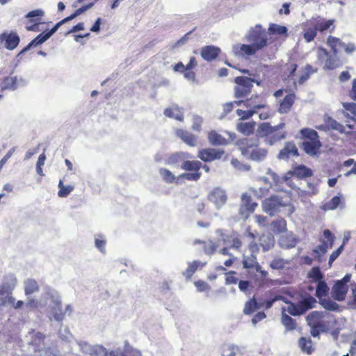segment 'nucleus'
Returning <instances> with one entry per match:
<instances>
[{"label": "nucleus", "instance_id": "nucleus-58", "mask_svg": "<svg viewBox=\"0 0 356 356\" xmlns=\"http://www.w3.org/2000/svg\"><path fill=\"white\" fill-rule=\"evenodd\" d=\"M236 272L230 270L226 273L225 283L226 284H236L238 282V277L236 276Z\"/></svg>", "mask_w": 356, "mask_h": 356}, {"label": "nucleus", "instance_id": "nucleus-54", "mask_svg": "<svg viewBox=\"0 0 356 356\" xmlns=\"http://www.w3.org/2000/svg\"><path fill=\"white\" fill-rule=\"evenodd\" d=\"M287 261L282 258H275L270 264V267L275 270H282L284 268Z\"/></svg>", "mask_w": 356, "mask_h": 356}, {"label": "nucleus", "instance_id": "nucleus-47", "mask_svg": "<svg viewBox=\"0 0 356 356\" xmlns=\"http://www.w3.org/2000/svg\"><path fill=\"white\" fill-rule=\"evenodd\" d=\"M268 31L270 34L273 35H282L287 34V29L286 26L276 24H270L268 27Z\"/></svg>", "mask_w": 356, "mask_h": 356}, {"label": "nucleus", "instance_id": "nucleus-59", "mask_svg": "<svg viewBox=\"0 0 356 356\" xmlns=\"http://www.w3.org/2000/svg\"><path fill=\"white\" fill-rule=\"evenodd\" d=\"M195 286L200 292L206 291L210 289L209 284L202 280L196 281L195 282Z\"/></svg>", "mask_w": 356, "mask_h": 356}, {"label": "nucleus", "instance_id": "nucleus-44", "mask_svg": "<svg viewBox=\"0 0 356 356\" xmlns=\"http://www.w3.org/2000/svg\"><path fill=\"white\" fill-rule=\"evenodd\" d=\"M308 277L312 282L317 283L323 280V275L318 267H314L309 273Z\"/></svg>", "mask_w": 356, "mask_h": 356}, {"label": "nucleus", "instance_id": "nucleus-22", "mask_svg": "<svg viewBox=\"0 0 356 356\" xmlns=\"http://www.w3.org/2000/svg\"><path fill=\"white\" fill-rule=\"evenodd\" d=\"M317 71L316 69H313L312 66L309 64H307L304 69L302 70V72L301 75L299 76L298 81H293V86L294 89H297L298 83L299 85L304 84L310 77V76L315 73Z\"/></svg>", "mask_w": 356, "mask_h": 356}, {"label": "nucleus", "instance_id": "nucleus-39", "mask_svg": "<svg viewBox=\"0 0 356 356\" xmlns=\"http://www.w3.org/2000/svg\"><path fill=\"white\" fill-rule=\"evenodd\" d=\"M316 302V300L314 297L308 296L304 298L302 300H300L298 304L304 314L307 310L313 308Z\"/></svg>", "mask_w": 356, "mask_h": 356}, {"label": "nucleus", "instance_id": "nucleus-42", "mask_svg": "<svg viewBox=\"0 0 356 356\" xmlns=\"http://www.w3.org/2000/svg\"><path fill=\"white\" fill-rule=\"evenodd\" d=\"M242 207H244V209L248 212L252 213L257 207V204L252 202V197L250 195L247 194H243Z\"/></svg>", "mask_w": 356, "mask_h": 356}, {"label": "nucleus", "instance_id": "nucleus-21", "mask_svg": "<svg viewBox=\"0 0 356 356\" xmlns=\"http://www.w3.org/2000/svg\"><path fill=\"white\" fill-rule=\"evenodd\" d=\"M312 22H314L317 31L321 33H323L326 31H328L330 33H333L335 29V26L334 25L335 22L334 19H321Z\"/></svg>", "mask_w": 356, "mask_h": 356}, {"label": "nucleus", "instance_id": "nucleus-61", "mask_svg": "<svg viewBox=\"0 0 356 356\" xmlns=\"http://www.w3.org/2000/svg\"><path fill=\"white\" fill-rule=\"evenodd\" d=\"M8 303L13 305V307L15 309L21 308L24 304L22 300H18L17 302H15V299L13 296L8 297Z\"/></svg>", "mask_w": 356, "mask_h": 356}, {"label": "nucleus", "instance_id": "nucleus-64", "mask_svg": "<svg viewBox=\"0 0 356 356\" xmlns=\"http://www.w3.org/2000/svg\"><path fill=\"white\" fill-rule=\"evenodd\" d=\"M350 308L356 309V287L352 291L351 299L348 303Z\"/></svg>", "mask_w": 356, "mask_h": 356}, {"label": "nucleus", "instance_id": "nucleus-23", "mask_svg": "<svg viewBox=\"0 0 356 356\" xmlns=\"http://www.w3.org/2000/svg\"><path fill=\"white\" fill-rule=\"evenodd\" d=\"M163 113L168 118H174L180 122L184 120L182 108L179 107L177 104H174L169 108H166L164 110Z\"/></svg>", "mask_w": 356, "mask_h": 356}, {"label": "nucleus", "instance_id": "nucleus-48", "mask_svg": "<svg viewBox=\"0 0 356 356\" xmlns=\"http://www.w3.org/2000/svg\"><path fill=\"white\" fill-rule=\"evenodd\" d=\"M320 304L327 310L337 311L339 310V305L329 298H322L319 300Z\"/></svg>", "mask_w": 356, "mask_h": 356}, {"label": "nucleus", "instance_id": "nucleus-10", "mask_svg": "<svg viewBox=\"0 0 356 356\" xmlns=\"http://www.w3.org/2000/svg\"><path fill=\"white\" fill-rule=\"evenodd\" d=\"M19 41V37L15 32H4L0 34V48L4 47L8 50H13L17 47Z\"/></svg>", "mask_w": 356, "mask_h": 356}, {"label": "nucleus", "instance_id": "nucleus-29", "mask_svg": "<svg viewBox=\"0 0 356 356\" xmlns=\"http://www.w3.org/2000/svg\"><path fill=\"white\" fill-rule=\"evenodd\" d=\"M18 79L17 76H6L3 79L1 83V90H15L18 86Z\"/></svg>", "mask_w": 356, "mask_h": 356}, {"label": "nucleus", "instance_id": "nucleus-11", "mask_svg": "<svg viewBox=\"0 0 356 356\" xmlns=\"http://www.w3.org/2000/svg\"><path fill=\"white\" fill-rule=\"evenodd\" d=\"M224 154L223 149L204 148L199 150L197 157L204 162H211L220 159Z\"/></svg>", "mask_w": 356, "mask_h": 356}, {"label": "nucleus", "instance_id": "nucleus-24", "mask_svg": "<svg viewBox=\"0 0 356 356\" xmlns=\"http://www.w3.org/2000/svg\"><path fill=\"white\" fill-rule=\"evenodd\" d=\"M68 310H69L70 313H71L72 309H71L70 305H67L66 308H65V311H63V308H62L61 302L59 301H56L54 303V305L52 307L51 312H52L53 316L56 321H62L64 318L65 312Z\"/></svg>", "mask_w": 356, "mask_h": 356}, {"label": "nucleus", "instance_id": "nucleus-53", "mask_svg": "<svg viewBox=\"0 0 356 356\" xmlns=\"http://www.w3.org/2000/svg\"><path fill=\"white\" fill-rule=\"evenodd\" d=\"M258 304L256 300L254 298H252L246 302L245 307L243 309V313L245 314H251L257 309H258Z\"/></svg>", "mask_w": 356, "mask_h": 356}, {"label": "nucleus", "instance_id": "nucleus-17", "mask_svg": "<svg viewBox=\"0 0 356 356\" xmlns=\"http://www.w3.org/2000/svg\"><path fill=\"white\" fill-rule=\"evenodd\" d=\"M299 155L298 149L293 142H287L284 147L280 151L278 159L287 160L290 157L298 156Z\"/></svg>", "mask_w": 356, "mask_h": 356}, {"label": "nucleus", "instance_id": "nucleus-20", "mask_svg": "<svg viewBox=\"0 0 356 356\" xmlns=\"http://www.w3.org/2000/svg\"><path fill=\"white\" fill-rule=\"evenodd\" d=\"M348 289V288L346 284L337 281L332 287V297L338 301H342L346 298Z\"/></svg>", "mask_w": 356, "mask_h": 356}, {"label": "nucleus", "instance_id": "nucleus-18", "mask_svg": "<svg viewBox=\"0 0 356 356\" xmlns=\"http://www.w3.org/2000/svg\"><path fill=\"white\" fill-rule=\"evenodd\" d=\"M318 56L320 59L323 57H327V60L325 63V67L326 69L334 70L339 65V59L330 56L327 49L323 47H318Z\"/></svg>", "mask_w": 356, "mask_h": 356}, {"label": "nucleus", "instance_id": "nucleus-5", "mask_svg": "<svg viewBox=\"0 0 356 356\" xmlns=\"http://www.w3.org/2000/svg\"><path fill=\"white\" fill-rule=\"evenodd\" d=\"M234 83H236L234 96L238 99L245 97L250 94L253 87V83H257V85L260 84V81L243 76L236 77L234 79Z\"/></svg>", "mask_w": 356, "mask_h": 356}, {"label": "nucleus", "instance_id": "nucleus-4", "mask_svg": "<svg viewBox=\"0 0 356 356\" xmlns=\"http://www.w3.org/2000/svg\"><path fill=\"white\" fill-rule=\"evenodd\" d=\"M181 168L182 170L186 171L181 174L179 177L184 178L188 181H198L202 173L200 169L202 168V163L197 160H186L181 163Z\"/></svg>", "mask_w": 356, "mask_h": 356}, {"label": "nucleus", "instance_id": "nucleus-46", "mask_svg": "<svg viewBox=\"0 0 356 356\" xmlns=\"http://www.w3.org/2000/svg\"><path fill=\"white\" fill-rule=\"evenodd\" d=\"M39 290V286L34 280L29 279L25 282L24 291L26 295H31Z\"/></svg>", "mask_w": 356, "mask_h": 356}, {"label": "nucleus", "instance_id": "nucleus-50", "mask_svg": "<svg viewBox=\"0 0 356 356\" xmlns=\"http://www.w3.org/2000/svg\"><path fill=\"white\" fill-rule=\"evenodd\" d=\"M282 323L287 330H293L296 327V321L289 315L284 314L282 317Z\"/></svg>", "mask_w": 356, "mask_h": 356}, {"label": "nucleus", "instance_id": "nucleus-33", "mask_svg": "<svg viewBox=\"0 0 356 356\" xmlns=\"http://www.w3.org/2000/svg\"><path fill=\"white\" fill-rule=\"evenodd\" d=\"M298 346L302 352L311 355L314 351L312 341L309 337H300L298 340Z\"/></svg>", "mask_w": 356, "mask_h": 356}, {"label": "nucleus", "instance_id": "nucleus-12", "mask_svg": "<svg viewBox=\"0 0 356 356\" xmlns=\"http://www.w3.org/2000/svg\"><path fill=\"white\" fill-rule=\"evenodd\" d=\"M59 26L57 24V23L54 25V26L49 30L47 32H42L40 33L36 38H35L33 40H32L27 46H26L21 53L25 52L28 50H29L31 47H37L43 42H44L46 40H47L58 29Z\"/></svg>", "mask_w": 356, "mask_h": 356}, {"label": "nucleus", "instance_id": "nucleus-38", "mask_svg": "<svg viewBox=\"0 0 356 356\" xmlns=\"http://www.w3.org/2000/svg\"><path fill=\"white\" fill-rule=\"evenodd\" d=\"M209 143L213 145H224L227 144L226 138L222 137L216 131H211L208 136Z\"/></svg>", "mask_w": 356, "mask_h": 356}, {"label": "nucleus", "instance_id": "nucleus-3", "mask_svg": "<svg viewBox=\"0 0 356 356\" xmlns=\"http://www.w3.org/2000/svg\"><path fill=\"white\" fill-rule=\"evenodd\" d=\"M300 134L304 141L302 147L304 151L309 155H316L321 147L319 136L317 131L314 129L305 128L301 129Z\"/></svg>", "mask_w": 356, "mask_h": 356}, {"label": "nucleus", "instance_id": "nucleus-60", "mask_svg": "<svg viewBox=\"0 0 356 356\" xmlns=\"http://www.w3.org/2000/svg\"><path fill=\"white\" fill-rule=\"evenodd\" d=\"M288 312L293 316H298L303 314L298 303L296 305L292 304L291 305L289 306Z\"/></svg>", "mask_w": 356, "mask_h": 356}, {"label": "nucleus", "instance_id": "nucleus-52", "mask_svg": "<svg viewBox=\"0 0 356 356\" xmlns=\"http://www.w3.org/2000/svg\"><path fill=\"white\" fill-rule=\"evenodd\" d=\"M159 174L162 177L163 181L166 183L171 184L175 180V176L166 168H160Z\"/></svg>", "mask_w": 356, "mask_h": 356}, {"label": "nucleus", "instance_id": "nucleus-37", "mask_svg": "<svg viewBox=\"0 0 356 356\" xmlns=\"http://www.w3.org/2000/svg\"><path fill=\"white\" fill-rule=\"evenodd\" d=\"M92 6H93V3H88V5L83 6L76 9L72 15L63 19L62 20L58 22L57 23V24L60 27L62 24L67 22L74 19L76 17L80 15L81 14H82L83 13L86 11L88 9L91 8Z\"/></svg>", "mask_w": 356, "mask_h": 356}, {"label": "nucleus", "instance_id": "nucleus-14", "mask_svg": "<svg viewBox=\"0 0 356 356\" xmlns=\"http://www.w3.org/2000/svg\"><path fill=\"white\" fill-rule=\"evenodd\" d=\"M282 206L281 199L275 195L266 198L262 203L264 210L270 216H273Z\"/></svg>", "mask_w": 356, "mask_h": 356}, {"label": "nucleus", "instance_id": "nucleus-51", "mask_svg": "<svg viewBox=\"0 0 356 356\" xmlns=\"http://www.w3.org/2000/svg\"><path fill=\"white\" fill-rule=\"evenodd\" d=\"M59 191L58 195L60 197H65L74 190V186L68 185L65 186L61 180L58 183Z\"/></svg>", "mask_w": 356, "mask_h": 356}, {"label": "nucleus", "instance_id": "nucleus-49", "mask_svg": "<svg viewBox=\"0 0 356 356\" xmlns=\"http://www.w3.org/2000/svg\"><path fill=\"white\" fill-rule=\"evenodd\" d=\"M123 356H142L141 352L133 348L128 341H125L124 351L122 352Z\"/></svg>", "mask_w": 356, "mask_h": 356}, {"label": "nucleus", "instance_id": "nucleus-8", "mask_svg": "<svg viewBox=\"0 0 356 356\" xmlns=\"http://www.w3.org/2000/svg\"><path fill=\"white\" fill-rule=\"evenodd\" d=\"M44 12L42 9H36L29 12L26 15L25 26L27 31H38L39 25L41 24Z\"/></svg>", "mask_w": 356, "mask_h": 356}, {"label": "nucleus", "instance_id": "nucleus-13", "mask_svg": "<svg viewBox=\"0 0 356 356\" xmlns=\"http://www.w3.org/2000/svg\"><path fill=\"white\" fill-rule=\"evenodd\" d=\"M208 198L218 209L225 204L227 200L226 192L219 187L214 188L209 194Z\"/></svg>", "mask_w": 356, "mask_h": 356}, {"label": "nucleus", "instance_id": "nucleus-27", "mask_svg": "<svg viewBox=\"0 0 356 356\" xmlns=\"http://www.w3.org/2000/svg\"><path fill=\"white\" fill-rule=\"evenodd\" d=\"M177 136L189 146L194 147L197 145V137L186 130H177Z\"/></svg>", "mask_w": 356, "mask_h": 356}, {"label": "nucleus", "instance_id": "nucleus-45", "mask_svg": "<svg viewBox=\"0 0 356 356\" xmlns=\"http://www.w3.org/2000/svg\"><path fill=\"white\" fill-rule=\"evenodd\" d=\"M343 106L346 111V116L356 121V103H343Z\"/></svg>", "mask_w": 356, "mask_h": 356}, {"label": "nucleus", "instance_id": "nucleus-57", "mask_svg": "<svg viewBox=\"0 0 356 356\" xmlns=\"http://www.w3.org/2000/svg\"><path fill=\"white\" fill-rule=\"evenodd\" d=\"M16 283V279L14 278L13 280V282L11 284H3L0 286V295L3 296L6 294H10L13 291Z\"/></svg>", "mask_w": 356, "mask_h": 356}, {"label": "nucleus", "instance_id": "nucleus-2", "mask_svg": "<svg viewBox=\"0 0 356 356\" xmlns=\"http://www.w3.org/2000/svg\"><path fill=\"white\" fill-rule=\"evenodd\" d=\"M239 146L242 154L253 161H262L267 155V150L260 147L257 143L251 139L241 140Z\"/></svg>", "mask_w": 356, "mask_h": 356}, {"label": "nucleus", "instance_id": "nucleus-41", "mask_svg": "<svg viewBox=\"0 0 356 356\" xmlns=\"http://www.w3.org/2000/svg\"><path fill=\"white\" fill-rule=\"evenodd\" d=\"M103 355V356H123L122 352L118 350L107 351L105 348L99 346L93 350L91 355L97 356V355Z\"/></svg>", "mask_w": 356, "mask_h": 356}, {"label": "nucleus", "instance_id": "nucleus-6", "mask_svg": "<svg viewBox=\"0 0 356 356\" xmlns=\"http://www.w3.org/2000/svg\"><path fill=\"white\" fill-rule=\"evenodd\" d=\"M323 317L322 312L314 311L307 316V322L310 327V334L313 337H318L322 332L327 331L325 323L321 321Z\"/></svg>", "mask_w": 356, "mask_h": 356}, {"label": "nucleus", "instance_id": "nucleus-32", "mask_svg": "<svg viewBox=\"0 0 356 356\" xmlns=\"http://www.w3.org/2000/svg\"><path fill=\"white\" fill-rule=\"evenodd\" d=\"M317 29L313 22H311L304 29L303 38L307 42H310L314 40L317 35Z\"/></svg>", "mask_w": 356, "mask_h": 356}, {"label": "nucleus", "instance_id": "nucleus-56", "mask_svg": "<svg viewBox=\"0 0 356 356\" xmlns=\"http://www.w3.org/2000/svg\"><path fill=\"white\" fill-rule=\"evenodd\" d=\"M236 113L241 120H247L250 118L254 113H256L257 111L250 109L243 111L242 109H237Z\"/></svg>", "mask_w": 356, "mask_h": 356}, {"label": "nucleus", "instance_id": "nucleus-1", "mask_svg": "<svg viewBox=\"0 0 356 356\" xmlns=\"http://www.w3.org/2000/svg\"><path fill=\"white\" fill-rule=\"evenodd\" d=\"M284 123L272 127L268 122L261 123L258 127V133L261 137L266 138V141L270 145L284 139L286 132L283 131Z\"/></svg>", "mask_w": 356, "mask_h": 356}, {"label": "nucleus", "instance_id": "nucleus-43", "mask_svg": "<svg viewBox=\"0 0 356 356\" xmlns=\"http://www.w3.org/2000/svg\"><path fill=\"white\" fill-rule=\"evenodd\" d=\"M273 231L275 233H282L286 230V222L284 218L277 219L272 222Z\"/></svg>", "mask_w": 356, "mask_h": 356}, {"label": "nucleus", "instance_id": "nucleus-62", "mask_svg": "<svg viewBox=\"0 0 356 356\" xmlns=\"http://www.w3.org/2000/svg\"><path fill=\"white\" fill-rule=\"evenodd\" d=\"M343 245H341L339 248H338L336 250H334V252H332V253L331 254V255L330 256V259H329V263L331 264L338 257L339 255L341 254V250H343Z\"/></svg>", "mask_w": 356, "mask_h": 356}, {"label": "nucleus", "instance_id": "nucleus-30", "mask_svg": "<svg viewBox=\"0 0 356 356\" xmlns=\"http://www.w3.org/2000/svg\"><path fill=\"white\" fill-rule=\"evenodd\" d=\"M257 98V97H256V98L254 99L253 97H251L245 101H236L235 103L238 106L241 104H243L245 107L250 108V110L257 111V109L264 108L266 107V104L262 102H257L256 100Z\"/></svg>", "mask_w": 356, "mask_h": 356}, {"label": "nucleus", "instance_id": "nucleus-40", "mask_svg": "<svg viewBox=\"0 0 356 356\" xmlns=\"http://www.w3.org/2000/svg\"><path fill=\"white\" fill-rule=\"evenodd\" d=\"M316 284L315 295L319 300H321L328 295L330 289L324 280L317 282Z\"/></svg>", "mask_w": 356, "mask_h": 356}, {"label": "nucleus", "instance_id": "nucleus-7", "mask_svg": "<svg viewBox=\"0 0 356 356\" xmlns=\"http://www.w3.org/2000/svg\"><path fill=\"white\" fill-rule=\"evenodd\" d=\"M248 40L254 44L259 49H263L268 43L266 30L260 24H257L250 31Z\"/></svg>", "mask_w": 356, "mask_h": 356}, {"label": "nucleus", "instance_id": "nucleus-63", "mask_svg": "<svg viewBox=\"0 0 356 356\" xmlns=\"http://www.w3.org/2000/svg\"><path fill=\"white\" fill-rule=\"evenodd\" d=\"M266 317V314L263 312H259L254 315L252 319V322L254 325H256L258 322L262 321Z\"/></svg>", "mask_w": 356, "mask_h": 356}, {"label": "nucleus", "instance_id": "nucleus-34", "mask_svg": "<svg viewBox=\"0 0 356 356\" xmlns=\"http://www.w3.org/2000/svg\"><path fill=\"white\" fill-rule=\"evenodd\" d=\"M343 206V202L341 197L334 196L330 201L324 203L321 206V209L326 211L336 209L339 206Z\"/></svg>", "mask_w": 356, "mask_h": 356}, {"label": "nucleus", "instance_id": "nucleus-15", "mask_svg": "<svg viewBox=\"0 0 356 356\" xmlns=\"http://www.w3.org/2000/svg\"><path fill=\"white\" fill-rule=\"evenodd\" d=\"M323 236L327 241H323L314 250V253L318 257L325 254L327 249L332 247L334 243V237L329 229L323 231Z\"/></svg>", "mask_w": 356, "mask_h": 356}, {"label": "nucleus", "instance_id": "nucleus-28", "mask_svg": "<svg viewBox=\"0 0 356 356\" xmlns=\"http://www.w3.org/2000/svg\"><path fill=\"white\" fill-rule=\"evenodd\" d=\"M298 69V65L293 62H287L283 67L282 76L283 81H286L292 79Z\"/></svg>", "mask_w": 356, "mask_h": 356}, {"label": "nucleus", "instance_id": "nucleus-16", "mask_svg": "<svg viewBox=\"0 0 356 356\" xmlns=\"http://www.w3.org/2000/svg\"><path fill=\"white\" fill-rule=\"evenodd\" d=\"M296 99V96L294 92H290L286 95L283 99L280 102L277 111L280 114L289 113L295 103Z\"/></svg>", "mask_w": 356, "mask_h": 356}, {"label": "nucleus", "instance_id": "nucleus-55", "mask_svg": "<svg viewBox=\"0 0 356 356\" xmlns=\"http://www.w3.org/2000/svg\"><path fill=\"white\" fill-rule=\"evenodd\" d=\"M199 266V262L197 261H194L191 264H190L186 270L184 272V275L190 279L195 272L197 270Z\"/></svg>", "mask_w": 356, "mask_h": 356}, {"label": "nucleus", "instance_id": "nucleus-31", "mask_svg": "<svg viewBox=\"0 0 356 356\" xmlns=\"http://www.w3.org/2000/svg\"><path fill=\"white\" fill-rule=\"evenodd\" d=\"M327 44L331 48L332 52L334 56H337L338 54V47L341 48L342 47H345V43L339 38L332 35L328 36Z\"/></svg>", "mask_w": 356, "mask_h": 356}, {"label": "nucleus", "instance_id": "nucleus-26", "mask_svg": "<svg viewBox=\"0 0 356 356\" xmlns=\"http://www.w3.org/2000/svg\"><path fill=\"white\" fill-rule=\"evenodd\" d=\"M235 50L242 56H248L254 55L259 49L253 44H243L236 47Z\"/></svg>", "mask_w": 356, "mask_h": 356}, {"label": "nucleus", "instance_id": "nucleus-9", "mask_svg": "<svg viewBox=\"0 0 356 356\" xmlns=\"http://www.w3.org/2000/svg\"><path fill=\"white\" fill-rule=\"evenodd\" d=\"M243 266L246 269H254L260 275V280L257 278L255 282L259 285H261L264 281L266 279L268 275L267 271L262 269L261 265L257 262L256 256L251 254L250 257H247L243 260Z\"/></svg>", "mask_w": 356, "mask_h": 356}, {"label": "nucleus", "instance_id": "nucleus-19", "mask_svg": "<svg viewBox=\"0 0 356 356\" xmlns=\"http://www.w3.org/2000/svg\"><path fill=\"white\" fill-rule=\"evenodd\" d=\"M220 53L219 47L213 45H207L200 49V54L203 59L207 61L215 60Z\"/></svg>", "mask_w": 356, "mask_h": 356}, {"label": "nucleus", "instance_id": "nucleus-36", "mask_svg": "<svg viewBox=\"0 0 356 356\" xmlns=\"http://www.w3.org/2000/svg\"><path fill=\"white\" fill-rule=\"evenodd\" d=\"M255 125L254 122H238L237 130L243 135L249 136L254 133Z\"/></svg>", "mask_w": 356, "mask_h": 356}, {"label": "nucleus", "instance_id": "nucleus-35", "mask_svg": "<svg viewBox=\"0 0 356 356\" xmlns=\"http://www.w3.org/2000/svg\"><path fill=\"white\" fill-rule=\"evenodd\" d=\"M197 60L195 57H191L188 63L185 65L184 77L188 80L194 81L195 73L193 69L197 66Z\"/></svg>", "mask_w": 356, "mask_h": 356}, {"label": "nucleus", "instance_id": "nucleus-25", "mask_svg": "<svg viewBox=\"0 0 356 356\" xmlns=\"http://www.w3.org/2000/svg\"><path fill=\"white\" fill-rule=\"evenodd\" d=\"M290 172L298 179H305L313 175L312 170L304 165L295 166Z\"/></svg>", "mask_w": 356, "mask_h": 356}]
</instances>
